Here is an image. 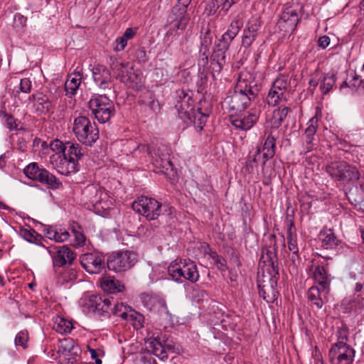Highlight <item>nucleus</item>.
Instances as JSON below:
<instances>
[{"label":"nucleus","mask_w":364,"mask_h":364,"mask_svg":"<svg viewBox=\"0 0 364 364\" xmlns=\"http://www.w3.org/2000/svg\"><path fill=\"white\" fill-rule=\"evenodd\" d=\"M269 245L262 247V257L257 276V285L260 296L268 303L273 302L277 298V279L279 268L277 266L276 236L268 237Z\"/></svg>","instance_id":"f257e3e1"},{"label":"nucleus","mask_w":364,"mask_h":364,"mask_svg":"<svg viewBox=\"0 0 364 364\" xmlns=\"http://www.w3.org/2000/svg\"><path fill=\"white\" fill-rule=\"evenodd\" d=\"M259 91V87L251 75H241L235 92L225 100V102L230 110L242 112L256 102Z\"/></svg>","instance_id":"f03ea898"},{"label":"nucleus","mask_w":364,"mask_h":364,"mask_svg":"<svg viewBox=\"0 0 364 364\" xmlns=\"http://www.w3.org/2000/svg\"><path fill=\"white\" fill-rule=\"evenodd\" d=\"M73 131L77 140L87 146H92L99 138V131L89 118L79 116L74 119Z\"/></svg>","instance_id":"7ed1b4c3"},{"label":"nucleus","mask_w":364,"mask_h":364,"mask_svg":"<svg viewBox=\"0 0 364 364\" xmlns=\"http://www.w3.org/2000/svg\"><path fill=\"white\" fill-rule=\"evenodd\" d=\"M326 171L333 179L343 183L353 182L360 178L356 167L346 161L331 162L326 166Z\"/></svg>","instance_id":"20e7f679"},{"label":"nucleus","mask_w":364,"mask_h":364,"mask_svg":"<svg viewBox=\"0 0 364 364\" xmlns=\"http://www.w3.org/2000/svg\"><path fill=\"white\" fill-rule=\"evenodd\" d=\"M95 117L100 123L108 122L114 114V106L106 95H94L88 102Z\"/></svg>","instance_id":"39448f33"},{"label":"nucleus","mask_w":364,"mask_h":364,"mask_svg":"<svg viewBox=\"0 0 364 364\" xmlns=\"http://www.w3.org/2000/svg\"><path fill=\"white\" fill-rule=\"evenodd\" d=\"M169 274L173 279L178 281L181 277L192 283L199 279V273L196 264L191 260L181 259L172 262L168 268Z\"/></svg>","instance_id":"423d86ee"},{"label":"nucleus","mask_w":364,"mask_h":364,"mask_svg":"<svg viewBox=\"0 0 364 364\" xmlns=\"http://www.w3.org/2000/svg\"><path fill=\"white\" fill-rule=\"evenodd\" d=\"M191 0H178V4L171 9L167 22L169 27L167 35L172 34L173 31H183L189 21L187 14V8Z\"/></svg>","instance_id":"0eeeda50"},{"label":"nucleus","mask_w":364,"mask_h":364,"mask_svg":"<svg viewBox=\"0 0 364 364\" xmlns=\"http://www.w3.org/2000/svg\"><path fill=\"white\" fill-rule=\"evenodd\" d=\"M338 333L339 338L341 340L331 346L329 350L331 361L333 362L336 359L338 364H351L355 356V350L345 342L347 340L346 331L340 330Z\"/></svg>","instance_id":"6e6552de"},{"label":"nucleus","mask_w":364,"mask_h":364,"mask_svg":"<svg viewBox=\"0 0 364 364\" xmlns=\"http://www.w3.org/2000/svg\"><path fill=\"white\" fill-rule=\"evenodd\" d=\"M25 175L30 179L37 181L49 188L57 189L62 186L60 181L48 170L40 168L37 163H31L23 170Z\"/></svg>","instance_id":"1a4fd4ad"},{"label":"nucleus","mask_w":364,"mask_h":364,"mask_svg":"<svg viewBox=\"0 0 364 364\" xmlns=\"http://www.w3.org/2000/svg\"><path fill=\"white\" fill-rule=\"evenodd\" d=\"M136 262L137 255L134 252L126 250L112 253L107 264L109 270L120 272L130 269Z\"/></svg>","instance_id":"9d476101"},{"label":"nucleus","mask_w":364,"mask_h":364,"mask_svg":"<svg viewBox=\"0 0 364 364\" xmlns=\"http://www.w3.org/2000/svg\"><path fill=\"white\" fill-rule=\"evenodd\" d=\"M132 208L146 219L154 220L161 214V204L154 198L141 196L132 203Z\"/></svg>","instance_id":"9b49d317"},{"label":"nucleus","mask_w":364,"mask_h":364,"mask_svg":"<svg viewBox=\"0 0 364 364\" xmlns=\"http://www.w3.org/2000/svg\"><path fill=\"white\" fill-rule=\"evenodd\" d=\"M79 348L75 346L74 341L71 338H65L60 341L58 350V359L60 364H75L79 356Z\"/></svg>","instance_id":"f8f14e48"},{"label":"nucleus","mask_w":364,"mask_h":364,"mask_svg":"<svg viewBox=\"0 0 364 364\" xmlns=\"http://www.w3.org/2000/svg\"><path fill=\"white\" fill-rule=\"evenodd\" d=\"M138 149L141 151H146L148 154H150L152 158L153 164L159 168L168 170V167L172 169L173 164L169 159L168 151L164 146H159L157 149L152 151L150 147L147 145L142 144L139 146Z\"/></svg>","instance_id":"ddd939ff"},{"label":"nucleus","mask_w":364,"mask_h":364,"mask_svg":"<svg viewBox=\"0 0 364 364\" xmlns=\"http://www.w3.org/2000/svg\"><path fill=\"white\" fill-rule=\"evenodd\" d=\"M299 21L298 9L293 6L286 7L277 21L280 31L284 33H292Z\"/></svg>","instance_id":"4468645a"},{"label":"nucleus","mask_w":364,"mask_h":364,"mask_svg":"<svg viewBox=\"0 0 364 364\" xmlns=\"http://www.w3.org/2000/svg\"><path fill=\"white\" fill-rule=\"evenodd\" d=\"M80 264L87 272L98 274L105 267V259L99 252H89L80 256Z\"/></svg>","instance_id":"2eb2a0df"},{"label":"nucleus","mask_w":364,"mask_h":364,"mask_svg":"<svg viewBox=\"0 0 364 364\" xmlns=\"http://www.w3.org/2000/svg\"><path fill=\"white\" fill-rule=\"evenodd\" d=\"M193 100L183 90L178 91V100L175 105L181 119H192L193 114L196 112L193 108Z\"/></svg>","instance_id":"dca6fc26"},{"label":"nucleus","mask_w":364,"mask_h":364,"mask_svg":"<svg viewBox=\"0 0 364 364\" xmlns=\"http://www.w3.org/2000/svg\"><path fill=\"white\" fill-rule=\"evenodd\" d=\"M82 156V147L79 144L70 141L65 142V151L63 157L65 162H68L70 166V170L68 172L76 171V163Z\"/></svg>","instance_id":"f3484780"},{"label":"nucleus","mask_w":364,"mask_h":364,"mask_svg":"<svg viewBox=\"0 0 364 364\" xmlns=\"http://www.w3.org/2000/svg\"><path fill=\"white\" fill-rule=\"evenodd\" d=\"M113 299L100 295H91L86 304L89 309L93 311L98 312L100 314H107L110 315L109 310L112 306Z\"/></svg>","instance_id":"a211bd4d"},{"label":"nucleus","mask_w":364,"mask_h":364,"mask_svg":"<svg viewBox=\"0 0 364 364\" xmlns=\"http://www.w3.org/2000/svg\"><path fill=\"white\" fill-rule=\"evenodd\" d=\"M31 97L36 102L34 106L39 114L50 112L53 108V103L58 98L55 95H48L43 92L33 94Z\"/></svg>","instance_id":"6ab92c4d"},{"label":"nucleus","mask_w":364,"mask_h":364,"mask_svg":"<svg viewBox=\"0 0 364 364\" xmlns=\"http://www.w3.org/2000/svg\"><path fill=\"white\" fill-rule=\"evenodd\" d=\"M260 110L257 108L251 109L247 115L240 117L232 118V125L242 130L251 129L259 119Z\"/></svg>","instance_id":"aec40b11"},{"label":"nucleus","mask_w":364,"mask_h":364,"mask_svg":"<svg viewBox=\"0 0 364 364\" xmlns=\"http://www.w3.org/2000/svg\"><path fill=\"white\" fill-rule=\"evenodd\" d=\"M141 300L144 306L149 310L157 312L164 313L167 310L165 301L157 295L142 294Z\"/></svg>","instance_id":"412c9836"},{"label":"nucleus","mask_w":364,"mask_h":364,"mask_svg":"<svg viewBox=\"0 0 364 364\" xmlns=\"http://www.w3.org/2000/svg\"><path fill=\"white\" fill-rule=\"evenodd\" d=\"M230 45L227 44L220 39L215 43L213 53L211 55V63L215 65L213 69L216 71H220L225 63V53L229 48Z\"/></svg>","instance_id":"4be33fe9"},{"label":"nucleus","mask_w":364,"mask_h":364,"mask_svg":"<svg viewBox=\"0 0 364 364\" xmlns=\"http://www.w3.org/2000/svg\"><path fill=\"white\" fill-rule=\"evenodd\" d=\"M92 76L100 88L102 90L109 88L112 76L110 71L106 67L100 65L95 66L92 68Z\"/></svg>","instance_id":"5701e85b"},{"label":"nucleus","mask_w":364,"mask_h":364,"mask_svg":"<svg viewBox=\"0 0 364 364\" xmlns=\"http://www.w3.org/2000/svg\"><path fill=\"white\" fill-rule=\"evenodd\" d=\"M75 259L74 253L67 246H62L57 250L53 257V264L55 266L61 267L66 264H71Z\"/></svg>","instance_id":"b1692460"},{"label":"nucleus","mask_w":364,"mask_h":364,"mask_svg":"<svg viewBox=\"0 0 364 364\" xmlns=\"http://www.w3.org/2000/svg\"><path fill=\"white\" fill-rule=\"evenodd\" d=\"M112 70L116 75V78L120 82L125 85L130 82L131 77L129 75L132 68L129 67L128 63L117 61L113 63Z\"/></svg>","instance_id":"393cba45"},{"label":"nucleus","mask_w":364,"mask_h":364,"mask_svg":"<svg viewBox=\"0 0 364 364\" xmlns=\"http://www.w3.org/2000/svg\"><path fill=\"white\" fill-rule=\"evenodd\" d=\"M318 118L312 117L308 122V127L304 133V142L306 144V152L311 151L313 149V141L318 127Z\"/></svg>","instance_id":"a878e982"},{"label":"nucleus","mask_w":364,"mask_h":364,"mask_svg":"<svg viewBox=\"0 0 364 364\" xmlns=\"http://www.w3.org/2000/svg\"><path fill=\"white\" fill-rule=\"evenodd\" d=\"M101 287L105 291L109 293L122 292L124 289V284L119 280L110 276L101 279Z\"/></svg>","instance_id":"bb28decb"},{"label":"nucleus","mask_w":364,"mask_h":364,"mask_svg":"<svg viewBox=\"0 0 364 364\" xmlns=\"http://www.w3.org/2000/svg\"><path fill=\"white\" fill-rule=\"evenodd\" d=\"M328 293V291H323L322 289L317 286H312L308 291V299L311 306L318 309H321L324 304L323 297Z\"/></svg>","instance_id":"cd10ccee"},{"label":"nucleus","mask_w":364,"mask_h":364,"mask_svg":"<svg viewBox=\"0 0 364 364\" xmlns=\"http://www.w3.org/2000/svg\"><path fill=\"white\" fill-rule=\"evenodd\" d=\"M314 279L323 291H329L330 279L326 269L323 266H317L314 272Z\"/></svg>","instance_id":"c85d7f7f"},{"label":"nucleus","mask_w":364,"mask_h":364,"mask_svg":"<svg viewBox=\"0 0 364 364\" xmlns=\"http://www.w3.org/2000/svg\"><path fill=\"white\" fill-rule=\"evenodd\" d=\"M77 274L75 269H63L62 271L58 272L57 277V284L60 286L67 287L77 279Z\"/></svg>","instance_id":"c756f323"},{"label":"nucleus","mask_w":364,"mask_h":364,"mask_svg":"<svg viewBox=\"0 0 364 364\" xmlns=\"http://www.w3.org/2000/svg\"><path fill=\"white\" fill-rule=\"evenodd\" d=\"M259 25L257 23H252L244 30V34L242 37V44L243 46L247 48L252 45L253 41L255 40L257 35Z\"/></svg>","instance_id":"7c9ffc66"},{"label":"nucleus","mask_w":364,"mask_h":364,"mask_svg":"<svg viewBox=\"0 0 364 364\" xmlns=\"http://www.w3.org/2000/svg\"><path fill=\"white\" fill-rule=\"evenodd\" d=\"M320 80V90L323 95L328 94L336 83V75L333 73L325 74Z\"/></svg>","instance_id":"2f4dec72"},{"label":"nucleus","mask_w":364,"mask_h":364,"mask_svg":"<svg viewBox=\"0 0 364 364\" xmlns=\"http://www.w3.org/2000/svg\"><path fill=\"white\" fill-rule=\"evenodd\" d=\"M263 151V161L262 166H264L266 162L272 158L275 154V139L272 136H268L265 139Z\"/></svg>","instance_id":"473e14b6"},{"label":"nucleus","mask_w":364,"mask_h":364,"mask_svg":"<svg viewBox=\"0 0 364 364\" xmlns=\"http://www.w3.org/2000/svg\"><path fill=\"white\" fill-rule=\"evenodd\" d=\"M289 111V109L287 107L276 109L272 113V117L270 121L272 127L274 128H278L286 118Z\"/></svg>","instance_id":"72a5a7b5"},{"label":"nucleus","mask_w":364,"mask_h":364,"mask_svg":"<svg viewBox=\"0 0 364 364\" xmlns=\"http://www.w3.org/2000/svg\"><path fill=\"white\" fill-rule=\"evenodd\" d=\"M74 77L70 79H68L65 83V90L66 95L72 97L76 94L77 90L78 89L80 82L81 77L80 74H74Z\"/></svg>","instance_id":"f704fd0d"},{"label":"nucleus","mask_w":364,"mask_h":364,"mask_svg":"<svg viewBox=\"0 0 364 364\" xmlns=\"http://www.w3.org/2000/svg\"><path fill=\"white\" fill-rule=\"evenodd\" d=\"M321 235L323 236L322 239L323 245L325 246L326 249L334 248L341 242L331 229L321 232Z\"/></svg>","instance_id":"c9c22d12"},{"label":"nucleus","mask_w":364,"mask_h":364,"mask_svg":"<svg viewBox=\"0 0 364 364\" xmlns=\"http://www.w3.org/2000/svg\"><path fill=\"white\" fill-rule=\"evenodd\" d=\"M149 350L159 357L160 359L164 360L167 358L168 355L166 350H165L164 346H162L161 342H159L156 339H154L149 343Z\"/></svg>","instance_id":"e433bc0d"},{"label":"nucleus","mask_w":364,"mask_h":364,"mask_svg":"<svg viewBox=\"0 0 364 364\" xmlns=\"http://www.w3.org/2000/svg\"><path fill=\"white\" fill-rule=\"evenodd\" d=\"M131 309L132 308L130 306L124 304L122 302H114L112 304V306H111L109 312L110 314H112L124 320V318H127L129 311H131Z\"/></svg>","instance_id":"4c0bfd02"},{"label":"nucleus","mask_w":364,"mask_h":364,"mask_svg":"<svg viewBox=\"0 0 364 364\" xmlns=\"http://www.w3.org/2000/svg\"><path fill=\"white\" fill-rule=\"evenodd\" d=\"M53 328L60 333H68L71 331L73 324L71 321L65 318L57 317L53 325Z\"/></svg>","instance_id":"58836bf2"},{"label":"nucleus","mask_w":364,"mask_h":364,"mask_svg":"<svg viewBox=\"0 0 364 364\" xmlns=\"http://www.w3.org/2000/svg\"><path fill=\"white\" fill-rule=\"evenodd\" d=\"M125 321H129L136 329H139L143 327L144 316L142 314L136 312L133 309L127 314V316L124 318Z\"/></svg>","instance_id":"ea45409f"},{"label":"nucleus","mask_w":364,"mask_h":364,"mask_svg":"<svg viewBox=\"0 0 364 364\" xmlns=\"http://www.w3.org/2000/svg\"><path fill=\"white\" fill-rule=\"evenodd\" d=\"M239 0H212L210 2L211 10L216 11L218 9L220 11H227L234 4Z\"/></svg>","instance_id":"a19ab883"},{"label":"nucleus","mask_w":364,"mask_h":364,"mask_svg":"<svg viewBox=\"0 0 364 364\" xmlns=\"http://www.w3.org/2000/svg\"><path fill=\"white\" fill-rule=\"evenodd\" d=\"M284 97V93L279 90L271 88L267 97V102L269 105L275 106Z\"/></svg>","instance_id":"79ce46f5"},{"label":"nucleus","mask_w":364,"mask_h":364,"mask_svg":"<svg viewBox=\"0 0 364 364\" xmlns=\"http://www.w3.org/2000/svg\"><path fill=\"white\" fill-rule=\"evenodd\" d=\"M208 114L201 112V109L198 108L197 110L193 114L192 119L195 125L202 129L206 122Z\"/></svg>","instance_id":"37998d69"},{"label":"nucleus","mask_w":364,"mask_h":364,"mask_svg":"<svg viewBox=\"0 0 364 364\" xmlns=\"http://www.w3.org/2000/svg\"><path fill=\"white\" fill-rule=\"evenodd\" d=\"M289 82L288 77L282 75L277 77L272 87L275 90H279L284 94L285 90L289 86Z\"/></svg>","instance_id":"c03bdc74"},{"label":"nucleus","mask_w":364,"mask_h":364,"mask_svg":"<svg viewBox=\"0 0 364 364\" xmlns=\"http://www.w3.org/2000/svg\"><path fill=\"white\" fill-rule=\"evenodd\" d=\"M210 258L219 270L224 272L227 269L226 260L222 256L218 255L215 252H213L210 254Z\"/></svg>","instance_id":"a18cd8bd"},{"label":"nucleus","mask_w":364,"mask_h":364,"mask_svg":"<svg viewBox=\"0 0 364 364\" xmlns=\"http://www.w3.org/2000/svg\"><path fill=\"white\" fill-rule=\"evenodd\" d=\"M20 235L22 237H23L26 240L29 242L36 243L38 241V234L32 229H21L20 230Z\"/></svg>","instance_id":"49530a36"},{"label":"nucleus","mask_w":364,"mask_h":364,"mask_svg":"<svg viewBox=\"0 0 364 364\" xmlns=\"http://www.w3.org/2000/svg\"><path fill=\"white\" fill-rule=\"evenodd\" d=\"M130 82L126 85L134 90H139L142 87L141 76L136 74L132 69L130 75Z\"/></svg>","instance_id":"de8ad7c7"},{"label":"nucleus","mask_w":364,"mask_h":364,"mask_svg":"<svg viewBox=\"0 0 364 364\" xmlns=\"http://www.w3.org/2000/svg\"><path fill=\"white\" fill-rule=\"evenodd\" d=\"M28 340V336L27 333L21 331L17 333L15 338V343L16 346H20L23 347V348H27V342Z\"/></svg>","instance_id":"09e8293b"},{"label":"nucleus","mask_w":364,"mask_h":364,"mask_svg":"<svg viewBox=\"0 0 364 364\" xmlns=\"http://www.w3.org/2000/svg\"><path fill=\"white\" fill-rule=\"evenodd\" d=\"M72 232L74 235L75 240L73 245L75 247H82L85 243V236L81 232L76 230L75 229L73 230Z\"/></svg>","instance_id":"8fccbe9b"},{"label":"nucleus","mask_w":364,"mask_h":364,"mask_svg":"<svg viewBox=\"0 0 364 364\" xmlns=\"http://www.w3.org/2000/svg\"><path fill=\"white\" fill-rule=\"evenodd\" d=\"M32 82L29 78H23L21 79L19 84V90L20 92L23 93H29L31 91ZM19 91L17 90L16 93H18Z\"/></svg>","instance_id":"3c124183"},{"label":"nucleus","mask_w":364,"mask_h":364,"mask_svg":"<svg viewBox=\"0 0 364 364\" xmlns=\"http://www.w3.org/2000/svg\"><path fill=\"white\" fill-rule=\"evenodd\" d=\"M4 119L6 123L7 127L10 130H14L17 129V125L16 124L15 119L14 117L6 112H2Z\"/></svg>","instance_id":"603ef678"},{"label":"nucleus","mask_w":364,"mask_h":364,"mask_svg":"<svg viewBox=\"0 0 364 364\" xmlns=\"http://www.w3.org/2000/svg\"><path fill=\"white\" fill-rule=\"evenodd\" d=\"M107 198V195L102 191H96L95 198L92 200L94 205H100Z\"/></svg>","instance_id":"864d4df0"},{"label":"nucleus","mask_w":364,"mask_h":364,"mask_svg":"<svg viewBox=\"0 0 364 364\" xmlns=\"http://www.w3.org/2000/svg\"><path fill=\"white\" fill-rule=\"evenodd\" d=\"M146 95L149 98V101H146L145 99H141V104L147 105L150 107V109L155 110L156 107H157L159 105L158 101L152 98L151 93L146 92Z\"/></svg>","instance_id":"5fc2aeb1"},{"label":"nucleus","mask_w":364,"mask_h":364,"mask_svg":"<svg viewBox=\"0 0 364 364\" xmlns=\"http://www.w3.org/2000/svg\"><path fill=\"white\" fill-rule=\"evenodd\" d=\"M51 149L53 151H56L58 153H63L64 155L65 151V143L63 144L62 141L59 140H55L50 144Z\"/></svg>","instance_id":"6e6d98bb"},{"label":"nucleus","mask_w":364,"mask_h":364,"mask_svg":"<svg viewBox=\"0 0 364 364\" xmlns=\"http://www.w3.org/2000/svg\"><path fill=\"white\" fill-rule=\"evenodd\" d=\"M212 43V37L209 31H207L201 40V46L204 50L208 51L209 46Z\"/></svg>","instance_id":"4d7b16f0"},{"label":"nucleus","mask_w":364,"mask_h":364,"mask_svg":"<svg viewBox=\"0 0 364 364\" xmlns=\"http://www.w3.org/2000/svg\"><path fill=\"white\" fill-rule=\"evenodd\" d=\"M115 43L116 46L114 47V50L116 51H122L127 45V41L122 36L116 39Z\"/></svg>","instance_id":"13d9d810"},{"label":"nucleus","mask_w":364,"mask_h":364,"mask_svg":"<svg viewBox=\"0 0 364 364\" xmlns=\"http://www.w3.org/2000/svg\"><path fill=\"white\" fill-rule=\"evenodd\" d=\"M237 34L228 30L221 37L220 40L230 45L231 41L235 38Z\"/></svg>","instance_id":"bf43d9fd"},{"label":"nucleus","mask_w":364,"mask_h":364,"mask_svg":"<svg viewBox=\"0 0 364 364\" xmlns=\"http://www.w3.org/2000/svg\"><path fill=\"white\" fill-rule=\"evenodd\" d=\"M136 28H128L124 31L122 36L128 41V40L132 39L136 33Z\"/></svg>","instance_id":"052dcab7"},{"label":"nucleus","mask_w":364,"mask_h":364,"mask_svg":"<svg viewBox=\"0 0 364 364\" xmlns=\"http://www.w3.org/2000/svg\"><path fill=\"white\" fill-rule=\"evenodd\" d=\"M288 247L290 251L293 253L298 252V247L296 245V237H288L287 238Z\"/></svg>","instance_id":"680f3d73"},{"label":"nucleus","mask_w":364,"mask_h":364,"mask_svg":"<svg viewBox=\"0 0 364 364\" xmlns=\"http://www.w3.org/2000/svg\"><path fill=\"white\" fill-rule=\"evenodd\" d=\"M318 43L319 47L324 49L330 44V38L327 36H323L318 38Z\"/></svg>","instance_id":"e2e57ef3"},{"label":"nucleus","mask_w":364,"mask_h":364,"mask_svg":"<svg viewBox=\"0 0 364 364\" xmlns=\"http://www.w3.org/2000/svg\"><path fill=\"white\" fill-rule=\"evenodd\" d=\"M296 229L294 225L292 220L289 221L288 230H287V238L288 237H296Z\"/></svg>","instance_id":"0e129e2a"},{"label":"nucleus","mask_w":364,"mask_h":364,"mask_svg":"<svg viewBox=\"0 0 364 364\" xmlns=\"http://www.w3.org/2000/svg\"><path fill=\"white\" fill-rule=\"evenodd\" d=\"M200 52H203L202 57L198 60L199 65L205 67L208 62V55L206 54L205 50H203L201 49Z\"/></svg>","instance_id":"69168bd1"},{"label":"nucleus","mask_w":364,"mask_h":364,"mask_svg":"<svg viewBox=\"0 0 364 364\" xmlns=\"http://www.w3.org/2000/svg\"><path fill=\"white\" fill-rule=\"evenodd\" d=\"M69 232L67 231H64L62 232H58V238L56 239V242H63L68 240L69 237Z\"/></svg>","instance_id":"338daca9"},{"label":"nucleus","mask_w":364,"mask_h":364,"mask_svg":"<svg viewBox=\"0 0 364 364\" xmlns=\"http://www.w3.org/2000/svg\"><path fill=\"white\" fill-rule=\"evenodd\" d=\"M240 25H239V23L237 21H232L230 24V28H228V30L234 32L235 33L237 34L239 31H240Z\"/></svg>","instance_id":"774afa93"}]
</instances>
